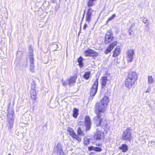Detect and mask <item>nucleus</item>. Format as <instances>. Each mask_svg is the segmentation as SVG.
Returning a JSON list of instances; mask_svg holds the SVG:
<instances>
[{"label":"nucleus","instance_id":"nucleus-1","mask_svg":"<svg viewBox=\"0 0 155 155\" xmlns=\"http://www.w3.org/2000/svg\"><path fill=\"white\" fill-rule=\"evenodd\" d=\"M109 101L108 97L105 95L99 102H97L95 105L94 112L96 116L94 117L93 120L97 127L100 126L104 129L108 128V126L106 117H103L101 114L106 111Z\"/></svg>","mask_w":155,"mask_h":155},{"label":"nucleus","instance_id":"nucleus-2","mask_svg":"<svg viewBox=\"0 0 155 155\" xmlns=\"http://www.w3.org/2000/svg\"><path fill=\"white\" fill-rule=\"evenodd\" d=\"M138 79V74L136 71H129L124 80L125 86L129 89L132 88Z\"/></svg>","mask_w":155,"mask_h":155},{"label":"nucleus","instance_id":"nucleus-3","mask_svg":"<svg viewBox=\"0 0 155 155\" xmlns=\"http://www.w3.org/2000/svg\"><path fill=\"white\" fill-rule=\"evenodd\" d=\"M114 37L111 30L107 31L104 37V42L105 44H109L114 40Z\"/></svg>","mask_w":155,"mask_h":155},{"label":"nucleus","instance_id":"nucleus-4","mask_svg":"<svg viewBox=\"0 0 155 155\" xmlns=\"http://www.w3.org/2000/svg\"><path fill=\"white\" fill-rule=\"evenodd\" d=\"M131 130L130 127H127L125 130L123 131L122 136V140L130 141L132 140V137L131 135Z\"/></svg>","mask_w":155,"mask_h":155},{"label":"nucleus","instance_id":"nucleus-5","mask_svg":"<svg viewBox=\"0 0 155 155\" xmlns=\"http://www.w3.org/2000/svg\"><path fill=\"white\" fill-rule=\"evenodd\" d=\"M67 131L69 133V134L73 138L75 139L78 142H81V137L76 134L73 129L71 127H68L67 129Z\"/></svg>","mask_w":155,"mask_h":155},{"label":"nucleus","instance_id":"nucleus-6","mask_svg":"<svg viewBox=\"0 0 155 155\" xmlns=\"http://www.w3.org/2000/svg\"><path fill=\"white\" fill-rule=\"evenodd\" d=\"M98 86V79H97L94 82L92 85L90 92V95L91 97H94L97 90Z\"/></svg>","mask_w":155,"mask_h":155},{"label":"nucleus","instance_id":"nucleus-7","mask_svg":"<svg viewBox=\"0 0 155 155\" xmlns=\"http://www.w3.org/2000/svg\"><path fill=\"white\" fill-rule=\"evenodd\" d=\"M105 136L103 132L100 130L97 131L94 134L93 137L95 140H100L104 139Z\"/></svg>","mask_w":155,"mask_h":155},{"label":"nucleus","instance_id":"nucleus-8","mask_svg":"<svg viewBox=\"0 0 155 155\" xmlns=\"http://www.w3.org/2000/svg\"><path fill=\"white\" fill-rule=\"evenodd\" d=\"M84 125L85 127V131L87 132L91 128V122L89 116H86L84 118Z\"/></svg>","mask_w":155,"mask_h":155},{"label":"nucleus","instance_id":"nucleus-9","mask_svg":"<svg viewBox=\"0 0 155 155\" xmlns=\"http://www.w3.org/2000/svg\"><path fill=\"white\" fill-rule=\"evenodd\" d=\"M117 41H114L110 43L107 47V48L104 51V53L107 54L110 53L113 49L115 46L117 44Z\"/></svg>","mask_w":155,"mask_h":155},{"label":"nucleus","instance_id":"nucleus-10","mask_svg":"<svg viewBox=\"0 0 155 155\" xmlns=\"http://www.w3.org/2000/svg\"><path fill=\"white\" fill-rule=\"evenodd\" d=\"M79 126L77 130V135L79 136H84L85 135V134L82 130L81 129V127L84 126V122L82 121L78 122L77 124Z\"/></svg>","mask_w":155,"mask_h":155},{"label":"nucleus","instance_id":"nucleus-11","mask_svg":"<svg viewBox=\"0 0 155 155\" xmlns=\"http://www.w3.org/2000/svg\"><path fill=\"white\" fill-rule=\"evenodd\" d=\"M134 54V50L130 49L128 50L127 52V61L128 62H130L133 60V55Z\"/></svg>","mask_w":155,"mask_h":155},{"label":"nucleus","instance_id":"nucleus-12","mask_svg":"<svg viewBox=\"0 0 155 155\" xmlns=\"http://www.w3.org/2000/svg\"><path fill=\"white\" fill-rule=\"evenodd\" d=\"M78 77V74H75L74 75L71 76L68 80V84L69 85L73 84L76 82V80Z\"/></svg>","mask_w":155,"mask_h":155},{"label":"nucleus","instance_id":"nucleus-13","mask_svg":"<svg viewBox=\"0 0 155 155\" xmlns=\"http://www.w3.org/2000/svg\"><path fill=\"white\" fill-rule=\"evenodd\" d=\"M121 52V50L119 47H117L113 52V57H116L119 55Z\"/></svg>","mask_w":155,"mask_h":155},{"label":"nucleus","instance_id":"nucleus-14","mask_svg":"<svg viewBox=\"0 0 155 155\" xmlns=\"http://www.w3.org/2000/svg\"><path fill=\"white\" fill-rule=\"evenodd\" d=\"M36 95L37 94L35 90L31 89V91L30 97L33 101H35L36 99Z\"/></svg>","mask_w":155,"mask_h":155},{"label":"nucleus","instance_id":"nucleus-15","mask_svg":"<svg viewBox=\"0 0 155 155\" xmlns=\"http://www.w3.org/2000/svg\"><path fill=\"white\" fill-rule=\"evenodd\" d=\"M101 84L102 87H103L105 86L107 84V79L106 77H102L100 79Z\"/></svg>","mask_w":155,"mask_h":155},{"label":"nucleus","instance_id":"nucleus-16","mask_svg":"<svg viewBox=\"0 0 155 155\" xmlns=\"http://www.w3.org/2000/svg\"><path fill=\"white\" fill-rule=\"evenodd\" d=\"M119 149L121 150L123 152H126L128 150V147L126 144H123L119 147Z\"/></svg>","mask_w":155,"mask_h":155},{"label":"nucleus","instance_id":"nucleus-17","mask_svg":"<svg viewBox=\"0 0 155 155\" xmlns=\"http://www.w3.org/2000/svg\"><path fill=\"white\" fill-rule=\"evenodd\" d=\"M14 115V111L13 110L9 109L8 110L7 115V118H13Z\"/></svg>","mask_w":155,"mask_h":155},{"label":"nucleus","instance_id":"nucleus-18","mask_svg":"<svg viewBox=\"0 0 155 155\" xmlns=\"http://www.w3.org/2000/svg\"><path fill=\"white\" fill-rule=\"evenodd\" d=\"M94 51V50L92 49L88 48L87 50H85L84 52V53L85 54V56L86 57H91V55L92 53Z\"/></svg>","mask_w":155,"mask_h":155},{"label":"nucleus","instance_id":"nucleus-19","mask_svg":"<svg viewBox=\"0 0 155 155\" xmlns=\"http://www.w3.org/2000/svg\"><path fill=\"white\" fill-rule=\"evenodd\" d=\"M90 138L85 137L84 138L83 143L85 146H88L90 143Z\"/></svg>","mask_w":155,"mask_h":155},{"label":"nucleus","instance_id":"nucleus-20","mask_svg":"<svg viewBox=\"0 0 155 155\" xmlns=\"http://www.w3.org/2000/svg\"><path fill=\"white\" fill-rule=\"evenodd\" d=\"M79 110L76 108H74L73 110L72 116L74 118H76L79 114Z\"/></svg>","mask_w":155,"mask_h":155},{"label":"nucleus","instance_id":"nucleus-21","mask_svg":"<svg viewBox=\"0 0 155 155\" xmlns=\"http://www.w3.org/2000/svg\"><path fill=\"white\" fill-rule=\"evenodd\" d=\"M84 60V58L81 56H80L78 58V65L81 68H82L83 66V61Z\"/></svg>","mask_w":155,"mask_h":155},{"label":"nucleus","instance_id":"nucleus-22","mask_svg":"<svg viewBox=\"0 0 155 155\" xmlns=\"http://www.w3.org/2000/svg\"><path fill=\"white\" fill-rule=\"evenodd\" d=\"M8 119V124L10 127H12L14 123V119L13 118H7Z\"/></svg>","mask_w":155,"mask_h":155},{"label":"nucleus","instance_id":"nucleus-23","mask_svg":"<svg viewBox=\"0 0 155 155\" xmlns=\"http://www.w3.org/2000/svg\"><path fill=\"white\" fill-rule=\"evenodd\" d=\"M90 74V71H87L84 74L83 77L85 79L87 80L89 78Z\"/></svg>","mask_w":155,"mask_h":155},{"label":"nucleus","instance_id":"nucleus-24","mask_svg":"<svg viewBox=\"0 0 155 155\" xmlns=\"http://www.w3.org/2000/svg\"><path fill=\"white\" fill-rule=\"evenodd\" d=\"M96 0H89L87 3V6L88 7L90 8L94 5V1H96Z\"/></svg>","mask_w":155,"mask_h":155},{"label":"nucleus","instance_id":"nucleus-25","mask_svg":"<svg viewBox=\"0 0 155 155\" xmlns=\"http://www.w3.org/2000/svg\"><path fill=\"white\" fill-rule=\"evenodd\" d=\"M98 56V53L97 52L95 51H94L92 53L91 55V57H92L94 59H95Z\"/></svg>","mask_w":155,"mask_h":155},{"label":"nucleus","instance_id":"nucleus-26","mask_svg":"<svg viewBox=\"0 0 155 155\" xmlns=\"http://www.w3.org/2000/svg\"><path fill=\"white\" fill-rule=\"evenodd\" d=\"M148 82L149 84L153 83V80L152 76H148Z\"/></svg>","mask_w":155,"mask_h":155},{"label":"nucleus","instance_id":"nucleus-27","mask_svg":"<svg viewBox=\"0 0 155 155\" xmlns=\"http://www.w3.org/2000/svg\"><path fill=\"white\" fill-rule=\"evenodd\" d=\"M102 148L97 147H94V151L96 152H100L102 151Z\"/></svg>","mask_w":155,"mask_h":155},{"label":"nucleus","instance_id":"nucleus-28","mask_svg":"<svg viewBox=\"0 0 155 155\" xmlns=\"http://www.w3.org/2000/svg\"><path fill=\"white\" fill-rule=\"evenodd\" d=\"M93 11L94 10H92L91 8H89L88 9L86 13L91 14V15H92V12H93Z\"/></svg>","mask_w":155,"mask_h":155},{"label":"nucleus","instance_id":"nucleus-29","mask_svg":"<svg viewBox=\"0 0 155 155\" xmlns=\"http://www.w3.org/2000/svg\"><path fill=\"white\" fill-rule=\"evenodd\" d=\"M94 147L92 146H90L88 147V150L89 151L94 150Z\"/></svg>","mask_w":155,"mask_h":155},{"label":"nucleus","instance_id":"nucleus-30","mask_svg":"<svg viewBox=\"0 0 155 155\" xmlns=\"http://www.w3.org/2000/svg\"><path fill=\"white\" fill-rule=\"evenodd\" d=\"M91 14H90L86 13V19H90L91 18Z\"/></svg>","mask_w":155,"mask_h":155},{"label":"nucleus","instance_id":"nucleus-31","mask_svg":"<svg viewBox=\"0 0 155 155\" xmlns=\"http://www.w3.org/2000/svg\"><path fill=\"white\" fill-rule=\"evenodd\" d=\"M115 17V14H113L111 15V16L108 18V19H112L114 18Z\"/></svg>","mask_w":155,"mask_h":155},{"label":"nucleus","instance_id":"nucleus-32","mask_svg":"<svg viewBox=\"0 0 155 155\" xmlns=\"http://www.w3.org/2000/svg\"><path fill=\"white\" fill-rule=\"evenodd\" d=\"M87 27V24L86 23H85L84 25V26L83 27L84 29H85Z\"/></svg>","mask_w":155,"mask_h":155},{"label":"nucleus","instance_id":"nucleus-33","mask_svg":"<svg viewBox=\"0 0 155 155\" xmlns=\"http://www.w3.org/2000/svg\"><path fill=\"white\" fill-rule=\"evenodd\" d=\"M96 146H102V144L101 143H96Z\"/></svg>","mask_w":155,"mask_h":155},{"label":"nucleus","instance_id":"nucleus-34","mask_svg":"<svg viewBox=\"0 0 155 155\" xmlns=\"http://www.w3.org/2000/svg\"><path fill=\"white\" fill-rule=\"evenodd\" d=\"M87 20V21H88V22H89V21H90V20Z\"/></svg>","mask_w":155,"mask_h":155},{"label":"nucleus","instance_id":"nucleus-35","mask_svg":"<svg viewBox=\"0 0 155 155\" xmlns=\"http://www.w3.org/2000/svg\"><path fill=\"white\" fill-rule=\"evenodd\" d=\"M11 155V154H8V155Z\"/></svg>","mask_w":155,"mask_h":155},{"label":"nucleus","instance_id":"nucleus-36","mask_svg":"<svg viewBox=\"0 0 155 155\" xmlns=\"http://www.w3.org/2000/svg\"><path fill=\"white\" fill-rule=\"evenodd\" d=\"M63 85H65V83H63Z\"/></svg>","mask_w":155,"mask_h":155},{"label":"nucleus","instance_id":"nucleus-37","mask_svg":"<svg viewBox=\"0 0 155 155\" xmlns=\"http://www.w3.org/2000/svg\"><path fill=\"white\" fill-rule=\"evenodd\" d=\"M106 133H107V131H106Z\"/></svg>","mask_w":155,"mask_h":155}]
</instances>
